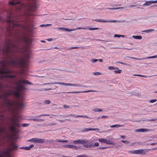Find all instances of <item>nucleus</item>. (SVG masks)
<instances>
[{"label": "nucleus", "mask_w": 157, "mask_h": 157, "mask_svg": "<svg viewBox=\"0 0 157 157\" xmlns=\"http://www.w3.org/2000/svg\"><path fill=\"white\" fill-rule=\"evenodd\" d=\"M20 42L19 39L15 41L7 39L5 40L3 47L1 49L2 53L10 59L9 60H4L0 61L2 68L0 69V74L3 75V76L7 78H14L16 76L5 75L6 74L12 72L7 66L23 67L25 65V59L30 58V50L26 48L22 50L19 45Z\"/></svg>", "instance_id": "nucleus-1"}, {"label": "nucleus", "mask_w": 157, "mask_h": 157, "mask_svg": "<svg viewBox=\"0 0 157 157\" xmlns=\"http://www.w3.org/2000/svg\"><path fill=\"white\" fill-rule=\"evenodd\" d=\"M17 85L15 87L16 91H10L0 95V98L3 101V108L5 112L3 113L5 114H6L5 112H8L13 115H15L19 109L23 108L25 105L22 102H17L14 100L9 99L8 97L13 94L18 98L21 95L20 92L26 89L23 83L33 85L31 82L28 80L23 79H20L17 81Z\"/></svg>", "instance_id": "nucleus-2"}, {"label": "nucleus", "mask_w": 157, "mask_h": 157, "mask_svg": "<svg viewBox=\"0 0 157 157\" xmlns=\"http://www.w3.org/2000/svg\"><path fill=\"white\" fill-rule=\"evenodd\" d=\"M6 21L8 24L10 33L11 34L12 32L17 33L19 25L17 22L18 21L17 18L14 17L11 13L8 14L7 16Z\"/></svg>", "instance_id": "nucleus-3"}, {"label": "nucleus", "mask_w": 157, "mask_h": 157, "mask_svg": "<svg viewBox=\"0 0 157 157\" xmlns=\"http://www.w3.org/2000/svg\"><path fill=\"white\" fill-rule=\"evenodd\" d=\"M7 120L3 114H0V143L5 138L4 135H7L4 125L5 122Z\"/></svg>", "instance_id": "nucleus-4"}, {"label": "nucleus", "mask_w": 157, "mask_h": 157, "mask_svg": "<svg viewBox=\"0 0 157 157\" xmlns=\"http://www.w3.org/2000/svg\"><path fill=\"white\" fill-rule=\"evenodd\" d=\"M10 147L6 151H0V157H10V152L12 150H17L18 146L14 142H11L10 144Z\"/></svg>", "instance_id": "nucleus-5"}, {"label": "nucleus", "mask_w": 157, "mask_h": 157, "mask_svg": "<svg viewBox=\"0 0 157 157\" xmlns=\"http://www.w3.org/2000/svg\"><path fill=\"white\" fill-rule=\"evenodd\" d=\"M10 122L9 124L10 125L9 126L10 131L12 133H15L16 131L17 127H20V124L18 120L16 118H10L9 119Z\"/></svg>", "instance_id": "nucleus-6"}, {"label": "nucleus", "mask_w": 157, "mask_h": 157, "mask_svg": "<svg viewBox=\"0 0 157 157\" xmlns=\"http://www.w3.org/2000/svg\"><path fill=\"white\" fill-rule=\"evenodd\" d=\"M151 151L149 149H140L137 150L130 151H129V153L131 154H140L144 155L148 151Z\"/></svg>", "instance_id": "nucleus-7"}, {"label": "nucleus", "mask_w": 157, "mask_h": 157, "mask_svg": "<svg viewBox=\"0 0 157 157\" xmlns=\"http://www.w3.org/2000/svg\"><path fill=\"white\" fill-rule=\"evenodd\" d=\"M59 85H64V86H77V87H88V86H86L85 85H83L82 84L81 85H78V84H76L74 83H63V82H59Z\"/></svg>", "instance_id": "nucleus-8"}, {"label": "nucleus", "mask_w": 157, "mask_h": 157, "mask_svg": "<svg viewBox=\"0 0 157 157\" xmlns=\"http://www.w3.org/2000/svg\"><path fill=\"white\" fill-rule=\"evenodd\" d=\"M89 142L88 140L86 139H80L78 140H75L73 143L75 144H86Z\"/></svg>", "instance_id": "nucleus-9"}, {"label": "nucleus", "mask_w": 157, "mask_h": 157, "mask_svg": "<svg viewBox=\"0 0 157 157\" xmlns=\"http://www.w3.org/2000/svg\"><path fill=\"white\" fill-rule=\"evenodd\" d=\"M96 21L97 22H124L125 21H117L116 20H102L101 19H96L94 20Z\"/></svg>", "instance_id": "nucleus-10"}, {"label": "nucleus", "mask_w": 157, "mask_h": 157, "mask_svg": "<svg viewBox=\"0 0 157 157\" xmlns=\"http://www.w3.org/2000/svg\"><path fill=\"white\" fill-rule=\"evenodd\" d=\"M99 145V143H95L94 144L93 143L91 142H89L88 143H87V144H85L84 146L86 148H89V147H97Z\"/></svg>", "instance_id": "nucleus-11"}, {"label": "nucleus", "mask_w": 157, "mask_h": 157, "mask_svg": "<svg viewBox=\"0 0 157 157\" xmlns=\"http://www.w3.org/2000/svg\"><path fill=\"white\" fill-rule=\"evenodd\" d=\"M50 115L49 114H42L38 116H36L34 117L33 118H32L30 119L31 120H32L34 121H42L43 120V119H39L38 118H39L41 116H49Z\"/></svg>", "instance_id": "nucleus-12"}, {"label": "nucleus", "mask_w": 157, "mask_h": 157, "mask_svg": "<svg viewBox=\"0 0 157 157\" xmlns=\"http://www.w3.org/2000/svg\"><path fill=\"white\" fill-rule=\"evenodd\" d=\"M69 116H72L75 117H83L86 118H89V117L86 116L85 115H77L74 114L67 115L64 116V117H69Z\"/></svg>", "instance_id": "nucleus-13"}, {"label": "nucleus", "mask_w": 157, "mask_h": 157, "mask_svg": "<svg viewBox=\"0 0 157 157\" xmlns=\"http://www.w3.org/2000/svg\"><path fill=\"white\" fill-rule=\"evenodd\" d=\"M156 3H157V0L155 1H146L143 4V6H148L151 5L152 4Z\"/></svg>", "instance_id": "nucleus-14"}, {"label": "nucleus", "mask_w": 157, "mask_h": 157, "mask_svg": "<svg viewBox=\"0 0 157 157\" xmlns=\"http://www.w3.org/2000/svg\"><path fill=\"white\" fill-rule=\"evenodd\" d=\"M134 131L136 132H150L151 131V130L146 128H140L138 129H136Z\"/></svg>", "instance_id": "nucleus-15"}, {"label": "nucleus", "mask_w": 157, "mask_h": 157, "mask_svg": "<svg viewBox=\"0 0 157 157\" xmlns=\"http://www.w3.org/2000/svg\"><path fill=\"white\" fill-rule=\"evenodd\" d=\"M96 130H97L98 131L97 132H99V131L100 130V129L98 128H83L82 130V132H87L89 131H95Z\"/></svg>", "instance_id": "nucleus-16"}, {"label": "nucleus", "mask_w": 157, "mask_h": 157, "mask_svg": "<svg viewBox=\"0 0 157 157\" xmlns=\"http://www.w3.org/2000/svg\"><path fill=\"white\" fill-rule=\"evenodd\" d=\"M97 92L96 90H89L87 91H73V92H67V93H86L89 92Z\"/></svg>", "instance_id": "nucleus-17"}, {"label": "nucleus", "mask_w": 157, "mask_h": 157, "mask_svg": "<svg viewBox=\"0 0 157 157\" xmlns=\"http://www.w3.org/2000/svg\"><path fill=\"white\" fill-rule=\"evenodd\" d=\"M34 145L33 144L31 145L28 147H22L20 148V149H24L26 150H30L32 147H34Z\"/></svg>", "instance_id": "nucleus-18"}, {"label": "nucleus", "mask_w": 157, "mask_h": 157, "mask_svg": "<svg viewBox=\"0 0 157 157\" xmlns=\"http://www.w3.org/2000/svg\"><path fill=\"white\" fill-rule=\"evenodd\" d=\"M44 142V140L43 139H40L38 138H36V143L40 144L43 143Z\"/></svg>", "instance_id": "nucleus-19"}, {"label": "nucleus", "mask_w": 157, "mask_h": 157, "mask_svg": "<svg viewBox=\"0 0 157 157\" xmlns=\"http://www.w3.org/2000/svg\"><path fill=\"white\" fill-rule=\"evenodd\" d=\"M48 142H49V143H52V144L55 147H56L57 146H58V145H57L56 144V142H59V140H53L52 141V140H50L49 141H48Z\"/></svg>", "instance_id": "nucleus-20"}, {"label": "nucleus", "mask_w": 157, "mask_h": 157, "mask_svg": "<svg viewBox=\"0 0 157 157\" xmlns=\"http://www.w3.org/2000/svg\"><path fill=\"white\" fill-rule=\"evenodd\" d=\"M59 30L65 31H66L71 32L74 31V29H69L65 27H59Z\"/></svg>", "instance_id": "nucleus-21"}, {"label": "nucleus", "mask_w": 157, "mask_h": 157, "mask_svg": "<svg viewBox=\"0 0 157 157\" xmlns=\"http://www.w3.org/2000/svg\"><path fill=\"white\" fill-rule=\"evenodd\" d=\"M124 126V124L121 125V124H114L113 125H112L110 126L111 128H118L121 127H123Z\"/></svg>", "instance_id": "nucleus-22"}, {"label": "nucleus", "mask_w": 157, "mask_h": 157, "mask_svg": "<svg viewBox=\"0 0 157 157\" xmlns=\"http://www.w3.org/2000/svg\"><path fill=\"white\" fill-rule=\"evenodd\" d=\"M132 37L136 39L141 40L142 38V37L141 36H132Z\"/></svg>", "instance_id": "nucleus-23"}, {"label": "nucleus", "mask_w": 157, "mask_h": 157, "mask_svg": "<svg viewBox=\"0 0 157 157\" xmlns=\"http://www.w3.org/2000/svg\"><path fill=\"white\" fill-rule=\"evenodd\" d=\"M155 31L154 29H149L147 30H144L142 31L143 32L145 33H150L151 32H153Z\"/></svg>", "instance_id": "nucleus-24"}, {"label": "nucleus", "mask_w": 157, "mask_h": 157, "mask_svg": "<svg viewBox=\"0 0 157 157\" xmlns=\"http://www.w3.org/2000/svg\"><path fill=\"white\" fill-rule=\"evenodd\" d=\"M98 141L101 142V143H105L106 144V140H105L103 138H101L99 139L98 140Z\"/></svg>", "instance_id": "nucleus-25"}, {"label": "nucleus", "mask_w": 157, "mask_h": 157, "mask_svg": "<svg viewBox=\"0 0 157 157\" xmlns=\"http://www.w3.org/2000/svg\"><path fill=\"white\" fill-rule=\"evenodd\" d=\"M106 144H111L112 145H114L115 144L114 143H112L110 140H106Z\"/></svg>", "instance_id": "nucleus-26"}, {"label": "nucleus", "mask_w": 157, "mask_h": 157, "mask_svg": "<svg viewBox=\"0 0 157 157\" xmlns=\"http://www.w3.org/2000/svg\"><path fill=\"white\" fill-rule=\"evenodd\" d=\"M88 29V27H78L76 29H74V31L76 30L77 29Z\"/></svg>", "instance_id": "nucleus-27"}, {"label": "nucleus", "mask_w": 157, "mask_h": 157, "mask_svg": "<svg viewBox=\"0 0 157 157\" xmlns=\"http://www.w3.org/2000/svg\"><path fill=\"white\" fill-rule=\"evenodd\" d=\"M29 142H32L36 143V138H33L29 140H28Z\"/></svg>", "instance_id": "nucleus-28"}, {"label": "nucleus", "mask_w": 157, "mask_h": 157, "mask_svg": "<svg viewBox=\"0 0 157 157\" xmlns=\"http://www.w3.org/2000/svg\"><path fill=\"white\" fill-rule=\"evenodd\" d=\"M93 111L95 112H102V110L100 109L95 108V109H94L93 110Z\"/></svg>", "instance_id": "nucleus-29"}, {"label": "nucleus", "mask_w": 157, "mask_h": 157, "mask_svg": "<svg viewBox=\"0 0 157 157\" xmlns=\"http://www.w3.org/2000/svg\"><path fill=\"white\" fill-rule=\"evenodd\" d=\"M117 70H115L114 71V72L115 73V74H117V73H119V74H120L121 73V72L122 71V70H120L119 69V68H118V69H117Z\"/></svg>", "instance_id": "nucleus-30"}, {"label": "nucleus", "mask_w": 157, "mask_h": 157, "mask_svg": "<svg viewBox=\"0 0 157 157\" xmlns=\"http://www.w3.org/2000/svg\"><path fill=\"white\" fill-rule=\"evenodd\" d=\"M63 146L67 148H72V147H73V145L68 144V145H63Z\"/></svg>", "instance_id": "nucleus-31"}, {"label": "nucleus", "mask_w": 157, "mask_h": 157, "mask_svg": "<svg viewBox=\"0 0 157 157\" xmlns=\"http://www.w3.org/2000/svg\"><path fill=\"white\" fill-rule=\"evenodd\" d=\"M108 69L110 70H113L115 69H118V68L114 67L113 66H109L108 67Z\"/></svg>", "instance_id": "nucleus-32"}, {"label": "nucleus", "mask_w": 157, "mask_h": 157, "mask_svg": "<svg viewBox=\"0 0 157 157\" xmlns=\"http://www.w3.org/2000/svg\"><path fill=\"white\" fill-rule=\"evenodd\" d=\"M50 103V101L49 100H46L44 101V103L45 104H49Z\"/></svg>", "instance_id": "nucleus-33"}, {"label": "nucleus", "mask_w": 157, "mask_h": 157, "mask_svg": "<svg viewBox=\"0 0 157 157\" xmlns=\"http://www.w3.org/2000/svg\"><path fill=\"white\" fill-rule=\"evenodd\" d=\"M157 58V55L155 56H153L151 57H148L146 58H145V59H152V58Z\"/></svg>", "instance_id": "nucleus-34"}, {"label": "nucleus", "mask_w": 157, "mask_h": 157, "mask_svg": "<svg viewBox=\"0 0 157 157\" xmlns=\"http://www.w3.org/2000/svg\"><path fill=\"white\" fill-rule=\"evenodd\" d=\"M79 148V147H78L76 146H74V145H73V147H72V149H74V150H77Z\"/></svg>", "instance_id": "nucleus-35"}, {"label": "nucleus", "mask_w": 157, "mask_h": 157, "mask_svg": "<svg viewBox=\"0 0 157 157\" xmlns=\"http://www.w3.org/2000/svg\"><path fill=\"white\" fill-rule=\"evenodd\" d=\"M3 86L2 83L0 82V91H2L3 90Z\"/></svg>", "instance_id": "nucleus-36"}, {"label": "nucleus", "mask_w": 157, "mask_h": 157, "mask_svg": "<svg viewBox=\"0 0 157 157\" xmlns=\"http://www.w3.org/2000/svg\"><path fill=\"white\" fill-rule=\"evenodd\" d=\"M63 107L64 109H69L70 107L69 106L67 105H63Z\"/></svg>", "instance_id": "nucleus-37"}, {"label": "nucleus", "mask_w": 157, "mask_h": 157, "mask_svg": "<svg viewBox=\"0 0 157 157\" xmlns=\"http://www.w3.org/2000/svg\"><path fill=\"white\" fill-rule=\"evenodd\" d=\"M157 101V100L156 99H152L150 101V102L151 103L155 102Z\"/></svg>", "instance_id": "nucleus-38"}, {"label": "nucleus", "mask_w": 157, "mask_h": 157, "mask_svg": "<svg viewBox=\"0 0 157 157\" xmlns=\"http://www.w3.org/2000/svg\"><path fill=\"white\" fill-rule=\"evenodd\" d=\"M99 29L98 28H89V29L90 30H95L98 29Z\"/></svg>", "instance_id": "nucleus-39"}, {"label": "nucleus", "mask_w": 157, "mask_h": 157, "mask_svg": "<svg viewBox=\"0 0 157 157\" xmlns=\"http://www.w3.org/2000/svg\"><path fill=\"white\" fill-rule=\"evenodd\" d=\"M29 124L27 123H23L22 124V126L24 127H26L29 126Z\"/></svg>", "instance_id": "nucleus-40"}, {"label": "nucleus", "mask_w": 157, "mask_h": 157, "mask_svg": "<svg viewBox=\"0 0 157 157\" xmlns=\"http://www.w3.org/2000/svg\"><path fill=\"white\" fill-rule=\"evenodd\" d=\"M121 141L123 143H124L125 144H128L129 143V141H127L126 140H122Z\"/></svg>", "instance_id": "nucleus-41"}, {"label": "nucleus", "mask_w": 157, "mask_h": 157, "mask_svg": "<svg viewBox=\"0 0 157 157\" xmlns=\"http://www.w3.org/2000/svg\"><path fill=\"white\" fill-rule=\"evenodd\" d=\"M51 25L50 24H47L45 25H40V27H46L48 25Z\"/></svg>", "instance_id": "nucleus-42"}, {"label": "nucleus", "mask_w": 157, "mask_h": 157, "mask_svg": "<svg viewBox=\"0 0 157 157\" xmlns=\"http://www.w3.org/2000/svg\"><path fill=\"white\" fill-rule=\"evenodd\" d=\"M91 61L92 62L94 63L96 62L97 61H98V59H94L91 60Z\"/></svg>", "instance_id": "nucleus-43"}, {"label": "nucleus", "mask_w": 157, "mask_h": 157, "mask_svg": "<svg viewBox=\"0 0 157 157\" xmlns=\"http://www.w3.org/2000/svg\"><path fill=\"white\" fill-rule=\"evenodd\" d=\"M68 142L67 140H59V142H65L67 143Z\"/></svg>", "instance_id": "nucleus-44"}, {"label": "nucleus", "mask_w": 157, "mask_h": 157, "mask_svg": "<svg viewBox=\"0 0 157 157\" xmlns=\"http://www.w3.org/2000/svg\"><path fill=\"white\" fill-rule=\"evenodd\" d=\"M107 148V147H99L98 149H105Z\"/></svg>", "instance_id": "nucleus-45"}, {"label": "nucleus", "mask_w": 157, "mask_h": 157, "mask_svg": "<svg viewBox=\"0 0 157 157\" xmlns=\"http://www.w3.org/2000/svg\"><path fill=\"white\" fill-rule=\"evenodd\" d=\"M133 75L134 76H141L144 77H146V76L141 75H138V74H134Z\"/></svg>", "instance_id": "nucleus-46"}, {"label": "nucleus", "mask_w": 157, "mask_h": 157, "mask_svg": "<svg viewBox=\"0 0 157 157\" xmlns=\"http://www.w3.org/2000/svg\"><path fill=\"white\" fill-rule=\"evenodd\" d=\"M101 73L100 72H94V75H101Z\"/></svg>", "instance_id": "nucleus-47"}, {"label": "nucleus", "mask_w": 157, "mask_h": 157, "mask_svg": "<svg viewBox=\"0 0 157 157\" xmlns=\"http://www.w3.org/2000/svg\"><path fill=\"white\" fill-rule=\"evenodd\" d=\"M137 6V5L136 4L135 5H131L129 6L128 7V8H130V7H136V6Z\"/></svg>", "instance_id": "nucleus-48"}, {"label": "nucleus", "mask_w": 157, "mask_h": 157, "mask_svg": "<svg viewBox=\"0 0 157 157\" xmlns=\"http://www.w3.org/2000/svg\"><path fill=\"white\" fill-rule=\"evenodd\" d=\"M108 117V116L103 115L101 117V118H106Z\"/></svg>", "instance_id": "nucleus-49"}, {"label": "nucleus", "mask_w": 157, "mask_h": 157, "mask_svg": "<svg viewBox=\"0 0 157 157\" xmlns=\"http://www.w3.org/2000/svg\"><path fill=\"white\" fill-rule=\"evenodd\" d=\"M144 121H155V120L154 119H150V120H148V119H146L145 120H144Z\"/></svg>", "instance_id": "nucleus-50"}, {"label": "nucleus", "mask_w": 157, "mask_h": 157, "mask_svg": "<svg viewBox=\"0 0 157 157\" xmlns=\"http://www.w3.org/2000/svg\"><path fill=\"white\" fill-rule=\"evenodd\" d=\"M144 121H155V120L154 119H150V120H148V119H146L145 120H144Z\"/></svg>", "instance_id": "nucleus-51"}, {"label": "nucleus", "mask_w": 157, "mask_h": 157, "mask_svg": "<svg viewBox=\"0 0 157 157\" xmlns=\"http://www.w3.org/2000/svg\"><path fill=\"white\" fill-rule=\"evenodd\" d=\"M114 37H120V35H117V34H115L114 36Z\"/></svg>", "instance_id": "nucleus-52"}, {"label": "nucleus", "mask_w": 157, "mask_h": 157, "mask_svg": "<svg viewBox=\"0 0 157 157\" xmlns=\"http://www.w3.org/2000/svg\"><path fill=\"white\" fill-rule=\"evenodd\" d=\"M53 40L52 38H48L47 39V40L48 41H50Z\"/></svg>", "instance_id": "nucleus-53"}, {"label": "nucleus", "mask_w": 157, "mask_h": 157, "mask_svg": "<svg viewBox=\"0 0 157 157\" xmlns=\"http://www.w3.org/2000/svg\"><path fill=\"white\" fill-rule=\"evenodd\" d=\"M117 63H121V64H124V65H125V64L124 63H123L122 62H117Z\"/></svg>", "instance_id": "nucleus-54"}, {"label": "nucleus", "mask_w": 157, "mask_h": 157, "mask_svg": "<svg viewBox=\"0 0 157 157\" xmlns=\"http://www.w3.org/2000/svg\"><path fill=\"white\" fill-rule=\"evenodd\" d=\"M121 137L122 139H125L126 137V136H121Z\"/></svg>", "instance_id": "nucleus-55"}, {"label": "nucleus", "mask_w": 157, "mask_h": 157, "mask_svg": "<svg viewBox=\"0 0 157 157\" xmlns=\"http://www.w3.org/2000/svg\"><path fill=\"white\" fill-rule=\"evenodd\" d=\"M98 61H99L100 62H102L103 61V60L102 59H98Z\"/></svg>", "instance_id": "nucleus-56"}, {"label": "nucleus", "mask_w": 157, "mask_h": 157, "mask_svg": "<svg viewBox=\"0 0 157 157\" xmlns=\"http://www.w3.org/2000/svg\"><path fill=\"white\" fill-rule=\"evenodd\" d=\"M137 59L136 58H134V59H136V60H140V59Z\"/></svg>", "instance_id": "nucleus-57"}, {"label": "nucleus", "mask_w": 157, "mask_h": 157, "mask_svg": "<svg viewBox=\"0 0 157 157\" xmlns=\"http://www.w3.org/2000/svg\"><path fill=\"white\" fill-rule=\"evenodd\" d=\"M113 10H118L119 9V7H117V8H113Z\"/></svg>", "instance_id": "nucleus-58"}, {"label": "nucleus", "mask_w": 157, "mask_h": 157, "mask_svg": "<svg viewBox=\"0 0 157 157\" xmlns=\"http://www.w3.org/2000/svg\"><path fill=\"white\" fill-rule=\"evenodd\" d=\"M156 144L155 143H152L150 144L152 146Z\"/></svg>", "instance_id": "nucleus-59"}, {"label": "nucleus", "mask_w": 157, "mask_h": 157, "mask_svg": "<svg viewBox=\"0 0 157 157\" xmlns=\"http://www.w3.org/2000/svg\"><path fill=\"white\" fill-rule=\"evenodd\" d=\"M64 115H59V118H62V117H64Z\"/></svg>", "instance_id": "nucleus-60"}, {"label": "nucleus", "mask_w": 157, "mask_h": 157, "mask_svg": "<svg viewBox=\"0 0 157 157\" xmlns=\"http://www.w3.org/2000/svg\"><path fill=\"white\" fill-rule=\"evenodd\" d=\"M66 119H64V120H59V122H63L65 121Z\"/></svg>", "instance_id": "nucleus-61"}, {"label": "nucleus", "mask_w": 157, "mask_h": 157, "mask_svg": "<svg viewBox=\"0 0 157 157\" xmlns=\"http://www.w3.org/2000/svg\"><path fill=\"white\" fill-rule=\"evenodd\" d=\"M124 7H119V9H124Z\"/></svg>", "instance_id": "nucleus-62"}, {"label": "nucleus", "mask_w": 157, "mask_h": 157, "mask_svg": "<svg viewBox=\"0 0 157 157\" xmlns=\"http://www.w3.org/2000/svg\"><path fill=\"white\" fill-rule=\"evenodd\" d=\"M21 6L20 7H17V9H18V10H20V9H21Z\"/></svg>", "instance_id": "nucleus-63"}, {"label": "nucleus", "mask_w": 157, "mask_h": 157, "mask_svg": "<svg viewBox=\"0 0 157 157\" xmlns=\"http://www.w3.org/2000/svg\"><path fill=\"white\" fill-rule=\"evenodd\" d=\"M124 35H120V37H124Z\"/></svg>", "instance_id": "nucleus-64"}]
</instances>
